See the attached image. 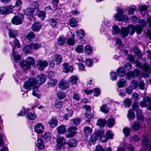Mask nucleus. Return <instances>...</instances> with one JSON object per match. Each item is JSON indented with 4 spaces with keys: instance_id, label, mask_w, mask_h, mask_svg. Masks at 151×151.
<instances>
[{
    "instance_id": "1",
    "label": "nucleus",
    "mask_w": 151,
    "mask_h": 151,
    "mask_svg": "<svg viewBox=\"0 0 151 151\" xmlns=\"http://www.w3.org/2000/svg\"><path fill=\"white\" fill-rule=\"evenodd\" d=\"M139 25H136L134 26L132 25L128 26L126 27H122L120 29V35L122 37H124L127 36L129 33L131 35H133L136 30L138 34H140L142 30V28L146 25L147 23L144 19H139Z\"/></svg>"
},
{
    "instance_id": "2",
    "label": "nucleus",
    "mask_w": 151,
    "mask_h": 151,
    "mask_svg": "<svg viewBox=\"0 0 151 151\" xmlns=\"http://www.w3.org/2000/svg\"><path fill=\"white\" fill-rule=\"evenodd\" d=\"M46 76L43 74L38 75L36 78H30L25 82V87L26 88L29 89L31 86L39 88L41 84L46 81Z\"/></svg>"
},
{
    "instance_id": "3",
    "label": "nucleus",
    "mask_w": 151,
    "mask_h": 151,
    "mask_svg": "<svg viewBox=\"0 0 151 151\" xmlns=\"http://www.w3.org/2000/svg\"><path fill=\"white\" fill-rule=\"evenodd\" d=\"M35 63V60L33 58L31 57H28L23 62H20L19 65H21V68L24 70L30 69L31 65H33Z\"/></svg>"
},
{
    "instance_id": "4",
    "label": "nucleus",
    "mask_w": 151,
    "mask_h": 151,
    "mask_svg": "<svg viewBox=\"0 0 151 151\" xmlns=\"http://www.w3.org/2000/svg\"><path fill=\"white\" fill-rule=\"evenodd\" d=\"M104 133V131L102 130H98L96 131L91 137L89 141V143L91 144L94 145L96 142L98 138L99 137L101 139V137Z\"/></svg>"
},
{
    "instance_id": "5",
    "label": "nucleus",
    "mask_w": 151,
    "mask_h": 151,
    "mask_svg": "<svg viewBox=\"0 0 151 151\" xmlns=\"http://www.w3.org/2000/svg\"><path fill=\"white\" fill-rule=\"evenodd\" d=\"M149 137L148 135L143 136L142 139V143L146 147V149H142L140 151H151V141H150L149 139Z\"/></svg>"
},
{
    "instance_id": "6",
    "label": "nucleus",
    "mask_w": 151,
    "mask_h": 151,
    "mask_svg": "<svg viewBox=\"0 0 151 151\" xmlns=\"http://www.w3.org/2000/svg\"><path fill=\"white\" fill-rule=\"evenodd\" d=\"M57 145L55 149L56 151H60L63 146L66 144V140L63 137L58 136L56 138Z\"/></svg>"
},
{
    "instance_id": "7",
    "label": "nucleus",
    "mask_w": 151,
    "mask_h": 151,
    "mask_svg": "<svg viewBox=\"0 0 151 151\" xmlns=\"http://www.w3.org/2000/svg\"><path fill=\"white\" fill-rule=\"evenodd\" d=\"M14 6L9 5L0 8V14H7L12 12Z\"/></svg>"
},
{
    "instance_id": "8",
    "label": "nucleus",
    "mask_w": 151,
    "mask_h": 151,
    "mask_svg": "<svg viewBox=\"0 0 151 151\" xmlns=\"http://www.w3.org/2000/svg\"><path fill=\"white\" fill-rule=\"evenodd\" d=\"M116 11L117 13L114 16V17L115 19H129L127 15L122 14L124 12L122 9L118 8Z\"/></svg>"
},
{
    "instance_id": "9",
    "label": "nucleus",
    "mask_w": 151,
    "mask_h": 151,
    "mask_svg": "<svg viewBox=\"0 0 151 151\" xmlns=\"http://www.w3.org/2000/svg\"><path fill=\"white\" fill-rule=\"evenodd\" d=\"M142 68L143 71L142 74L144 77H148L149 73L151 74V67L150 68V65L148 63H144Z\"/></svg>"
},
{
    "instance_id": "10",
    "label": "nucleus",
    "mask_w": 151,
    "mask_h": 151,
    "mask_svg": "<svg viewBox=\"0 0 151 151\" xmlns=\"http://www.w3.org/2000/svg\"><path fill=\"white\" fill-rule=\"evenodd\" d=\"M77 128L74 126H71L68 129V134H66L67 138H70L74 136L77 133Z\"/></svg>"
},
{
    "instance_id": "11",
    "label": "nucleus",
    "mask_w": 151,
    "mask_h": 151,
    "mask_svg": "<svg viewBox=\"0 0 151 151\" xmlns=\"http://www.w3.org/2000/svg\"><path fill=\"white\" fill-rule=\"evenodd\" d=\"M104 132L101 137V140L103 142H106L109 139H112L114 135L112 132L109 130L107 131L106 136L104 135Z\"/></svg>"
},
{
    "instance_id": "12",
    "label": "nucleus",
    "mask_w": 151,
    "mask_h": 151,
    "mask_svg": "<svg viewBox=\"0 0 151 151\" xmlns=\"http://www.w3.org/2000/svg\"><path fill=\"white\" fill-rule=\"evenodd\" d=\"M24 14L27 15L28 17L27 18L35 19L34 17V13L35 12V9L32 8H28L24 10Z\"/></svg>"
},
{
    "instance_id": "13",
    "label": "nucleus",
    "mask_w": 151,
    "mask_h": 151,
    "mask_svg": "<svg viewBox=\"0 0 151 151\" xmlns=\"http://www.w3.org/2000/svg\"><path fill=\"white\" fill-rule=\"evenodd\" d=\"M48 65V62L46 60H40L37 63V67L40 70H42L45 68Z\"/></svg>"
},
{
    "instance_id": "14",
    "label": "nucleus",
    "mask_w": 151,
    "mask_h": 151,
    "mask_svg": "<svg viewBox=\"0 0 151 151\" xmlns=\"http://www.w3.org/2000/svg\"><path fill=\"white\" fill-rule=\"evenodd\" d=\"M25 84V82H24V85L23 86L24 88H25L26 90H28V91L30 90L31 89V88H32L33 89V92H32V95L35 96L38 99H40L41 97L39 93V92L38 90V88L37 87H34L32 86H31L30 87L29 89H27L25 88L24 86V85Z\"/></svg>"
},
{
    "instance_id": "15",
    "label": "nucleus",
    "mask_w": 151,
    "mask_h": 151,
    "mask_svg": "<svg viewBox=\"0 0 151 151\" xmlns=\"http://www.w3.org/2000/svg\"><path fill=\"white\" fill-rule=\"evenodd\" d=\"M44 129V126L41 123H39L35 126L34 130L37 133L41 134L43 132Z\"/></svg>"
},
{
    "instance_id": "16",
    "label": "nucleus",
    "mask_w": 151,
    "mask_h": 151,
    "mask_svg": "<svg viewBox=\"0 0 151 151\" xmlns=\"http://www.w3.org/2000/svg\"><path fill=\"white\" fill-rule=\"evenodd\" d=\"M73 71V67L70 66L68 63H65L63 65V71L65 73L72 72Z\"/></svg>"
},
{
    "instance_id": "17",
    "label": "nucleus",
    "mask_w": 151,
    "mask_h": 151,
    "mask_svg": "<svg viewBox=\"0 0 151 151\" xmlns=\"http://www.w3.org/2000/svg\"><path fill=\"white\" fill-rule=\"evenodd\" d=\"M151 99L149 97H146L142 101H140V105L142 107L147 106L148 104L150 101Z\"/></svg>"
},
{
    "instance_id": "18",
    "label": "nucleus",
    "mask_w": 151,
    "mask_h": 151,
    "mask_svg": "<svg viewBox=\"0 0 151 151\" xmlns=\"http://www.w3.org/2000/svg\"><path fill=\"white\" fill-rule=\"evenodd\" d=\"M59 86L61 89L65 90L68 87L69 85L67 81L62 80L59 83Z\"/></svg>"
},
{
    "instance_id": "19",
    "label": "nucleus",
    "mask_w": 151,
    "mask_h": 151,
    "mask_svg": "<svg viewBox=\"0 0 151 151\" xmlns=\"http://www.w3.org/2000/svg\"><path fill=\"white\" fill-rule=\"evenodd\" d=\"M41 27V24L39 22H35L32 25V29L34 31L38 32Z\"/></svg>"
},
{
    "instance_id": "20",
    "label": "nucleus",
    "mask_w": 151,
    "mask_h": 151,
    "mask_svg": "<svg viewBox=\"0 0 151 151\" xmlns=\"http://www.w3.org/2000/svg\"><path fill=\"white\" fill-rule=\"evenodd\" d=\"M58 121L55 118H52L48 122L50 127L51 128H53L56 127L58 124Z\"/></svg>"
},
{
    "instance_id": "21",
    "label": "nucleus",
    "mask_w": 151,
    "mask_h": 151,
    "mask_svg": "<svg viewBox=\"0 0 151 151\" xmlns=\"http://www.w3.org/2000/svg\"><path fill=\"white\" fill-rule=\"evenodd\" d=\"M11 59L14 61V65L16 66L15 64L17 63V61L21 59V57L19 55H18L14 52H13L11 56Z\"/></svg>"
},
{
    "instance_id": "22",
    "label": "nucleus",
    "mask_w": 151,
    "mask_h": 151,
    "mask_svg": "<svg viewBox=\"0 0 151 151\" xmlns=\"http://www.w3.org/2000/svg\"><path fill=\"white\" fill-rule=\"evenodd\" d=\"M37 147L40 149L43 150L44 148L45 145L43 141L41 139H38L36 143Z\"/></svg>"
},
{
    "instance_id": "23",
    "label": "nucleus",
    "mask_w": 151,
    "mask_h": 151,
    "mask_svg": "<svg viewBox=\"0 0 151 151\" xmlns=\"http://www.w3.org/2000/svg\"><path fill=\"white\" fill-rule=\"evenodd\" d=\"M32 48L31 44L29 45H26L23 48V51L26 54L32 53L33 51Z\"/></svg>"
},
{
    "instance_id": "24",
    "label": "nucleus",
    "mask_w": 151,
    "mask_h": 151,
    "mask_svg": "<svg viewBox=\"0 0 151 151\" xmlns=\"http://www.w3.org/2000/svg\"><path fill=\"white\" fill-rule=\"evenodd\" d=\"M126 73V70L124 69L123 67H121L117 70V74L120 77H123L124 76Z\"/></svg>"
},
{
    "instance_id": "25",
    "label": "nucleus",
    "mask_w": 151,
    "mask_h": 151,
    "mask_svg": "<svg viewBox=\"0 0 151 151\" xmlns=\"http://www.w3.org/2000/svg\"><path fill=\"white\" fill-rule=\"evenodd\" d=\"M8 34L9 37L12 38H14L17 35V32L14 29H9Z\"/></svg>"
},
{
    "instance_id": "26",
    "label": "nucleus",
    "mask_w": 151,
    "mask_h": 151,
    "mask_svg": "<svg viewBox=\"0 0 151 151\" xmlns=\"http://www.w3.org/2000/svg\"><path fill=\"white\" fill-rule=\"evenodd\" d=\"M95 151H112V149L110 147L103 149L101 145H99L96 146Z\"/></svg>"
},
{
    "instance_id": "27",
    "label": "nucleus",
    "mask_w": 151,
    "mask_h": 151,
    "mask_svg": "<svg viewBox=\"0 0 151 151\" xmlns=\"http://www.w3.org/2000/svg\"><path fill=\"white\" fill-rule=\"evenodd\" d=\"M77 141L75 140L72 139H70L67 143L69 147H75L77 145Z\"/></svg>"
},
{
    "instance_id": "28",
    "label": "nucleus",
    "mask_w": 151,
    "mask_h": 151,
    "mask_svg": "<svg viewBox=\"0 0 151 151\" xmlns=\"http://www.w3.org/2000/svg\"><path fill=\"white\" fill-rule=\"evenodd\" d=\"M63 103L61 101H56L54 104V106L56 109H59L63 106Z\"/></svg>"
},
{
    "instance_id": "29",
    "label": "nucleus",
    "mask_w": 151,
    "mask_h": 151,
    "mask_svg": "<svg viewBox=\"0 0 151 151\" xmlns=\"http://www.w3.org/2000/svg\"><path fill=\"white\" fill-rule=\"evenodd\" d=\"M132 126L134 130H138L141 127L140 123L138 122H135L132 124Z\"/></svg>"
},
{
    "instance_id": "30",
    "label": "nucleus",
    "mask_w": 151,
    "mask_h": 151,
    "mask_svg": "<svg viewBox=\"0 0 151 151\" xmlns=\"http://www.w3.org/2000/svg\"><path fill=\"white\" fill-rule=\"evenodd\" d=\"M77 36L80 39H82L85 35V32L82 29L76 31Z\"/></svg>"
},
{
    "instance_id": "31",
    "label": "nucleus",
    "mask_w": 151,
    "mask_h": 151,
    "mask_svg": "<svg viewBox=\"0 0 151 151\" xmlns=\"http://www.w3.org/2000/svg\"><path fill=\"white\" fill-rule=\"evenodd\" d=\"M132 51L134 53L138 58H140L142 56V55L141 52L138 48L135 47L132 50Z\"/></svg>"
},
{
    "instance_id": "32",
    "label": "nucleus",
    "mask_w": 151,
    "mask_h": 151,
    "mask_svg": "<svg viewBox=\"0 0 151 151\" xmlns=\"http://www.w3.org/2000/svg\"><path fill=\"white\" fill-rule=\"evenodd\" d=\"M53 56L55 61L57 62L58 64H59L62 61V56L60 55L56 54L53 55Z\"/></svg>"
},
{
    "instance_id": "33",
    "label": "nucleus",
    "mask_w": 151,
    "mask_h": 151,
    "mask_svg": "<svg viewBox=\"0 0 151 151\" xmlns=\"http://www.w3.org/2000/svg\"><path fill=\"white\" fill-rule=\"evenodd\" d=\"M78 80V77L76 76L73 75L69 78V82L72 84L75 85L76 84Z\"/></svg>"
},
{
    "instance_id": "34",
    "label": "nucleus",
    "mask_w": 151,
    "mask_h": 151,
    "mask_svg": "<svg viewBox=\"0 0 151 151\" xmlns=\"http://www.w3.org/2000/svg\"><path fill=\"white\" fill-rule=\"evenodd\" d=\"M132 103V101L131 99L127 98L123 101V104L126 107H129Z\"/></svg>"
},
{
    "instance_id": "35",
    "label": "nucleus",
    "mask_w": 151,
    "mask_h": 151,
    "mask_svg": "<svg viewBox=\"0 0 151 151\" xmlns=\"http://www.w3.org/2000/svg\"><path fill=\"white\" fill-rule=\"evenodd\" d=\"M126 83V81L124 79H119L117 83V86L119 88L124 87Z\"/></svg>"
},
{
    "instance_id": "36",
    "label": "nucleus",
    "mask_w": 151,
    "mask_h": 151,
    "mask_svg": "<svg viewBox=\"0 0 151 151\" xmlns=\"http://www.w3.org/2000/svg\"><path fill=\"white\" fill-rule=\"evenodd\" d=\"M66 130L65 127L63 125H62L59 126L57 128V131L58 133L61 134L64 133L65 132Z\"/></svg>"
},
{
    "instance_id": "37",
    "label": "nucleus",
    "mask_w": 151,
    "mask_h": 151,
    "mask_svg": "<svg viewBox=\"0 0 151 151\" xmlns=\"http://www.w3.org/2000/svg\"><path fill=\"white\" fill-rule=\"evenodd\" d=\"M66 38L62 35H60L58 38V44L60 45H63L65 42Z\"/></svg>"
},
{
    "instance_id": "38",
    "label": "nucleus",
    "mask_w": 151,
    "mask_h": 151,
    "mask_svg": "<svg viewBox=\"0 0 151 151\" xmlns=\"http://www.w3.org/2000/svg\"><path fill=\"white\" fill-rule=\"evenodd\" d=\"M66 110L68 113L63 115V117L65 120H67L68 119V117H70L73 114V112L71 110H70L68 109H66Z\"/></svg>"
},
{
    "instance_id": "39",
    "label": "nucleus",
    "mask_w": 151,
    "mask_h": 151,
    "mask_svg": "<svg viewBox=\"0 0 151 151\" xmlns=\"http://www.w3.org/2000/svg\"><path fill=\"white\" fill-rule=\"evenodd\" d=\"M100 111L102 112L105 113H107L109 110V107H108L106 105L104 104L100 107Z\"/></svg>"
},
{
    "instance_id": "40",
    "label": "nucleus",
    "mask_w": 151,
    "mask_h": 151,
    "mask_svg": "<svg viewBox=\"0 0 151 151\" xmlns=\"http://www.w3.org/2000/svg\"><path fill=\"white\" fill-rule=\"evenodd\" d=\"M127 116L129 120H131L135 117V115L132 110H130L128 111Z\"/></svg>"
},
{
    "instance_id": "41",
    "label": "nucleus",
    "mask_w": 151,
    "mask_h": 151,
    "mask_svg": "<svg viewBox=\"0 0 151 151\" xmlns=\"http://www.w3.org/2000/svg\"><path fill=\"white\" fill-rule=\"evenodd\" d=\"M106 123L104 119H99L97 121V125L101 127H103L105 126Z\"/></svg>"
},
{
    "instance_id": "42",
    "label": "nucleus",
    "mask_w": 151,
    "mask_h": 151,
    "mask_svg": "<svg viewBox=\"0 0 151 151\" xmlns=\"http://www.w3.org/2000/svg\"><path fill=\"white\" fill-rule=\"evenodd\" d=\"M27 118L30 120H33L35 119L36 116L34 113L29 112L27 114Z\"/></svg>"
},
{
    "instance_id": "43",
    "label": "nucleus",
    "mask_w": 151,
    "mask_h": 151,
    "mask_svg": "<svg viewBox=\"0 0 151 151\" xmlns=\"http://www.w3.org/2000/svg\"><path fill=\"white\" fill-rule=\"evenodd\" d=\"M48 81V84L51 86H54L57 83V81L56 79L53 78L49 79Z\"/></svg>"
},
{
    "instance_id": "44",
    "label": "nucleus",
    "mask_w": 151,
    "mask_h": 151,
    "mask_svg": "<svg viewBox=\"0 0 151 151\" xmlns=\"http://www.w3.org/2000/svg\"><path fill=\"white\" fill-rule=\"evenodd\" d=\"M92 50V48L89 45H87L85 48V52L88 55H91Z\"/></svg>"
},
{
    "instance_id": "45",
    "label": "nucleus",
    "mask_w": 151,
    "mask_h": 151,
    "mask_svg": "<svg viewBox=\"0 0 151 151\" xmlns=\"http://www.w3.org/2000/svg\"><path fill=\"white\" fill-rule=\"evenodd\" d=\"M37 15L39 18L44 19L45 17L46 13L43 11H39L37 12Z\"/></svg>"
},
{
    "instance_id": "46",
    "label": "nucleus",
    "mask_w": 151,
    "mask_h": 151,
    "mask_svg": "<svg viewBox=\"0 0 151 151\" xmlns=\"http://www.w3.org/2000/svg\"><path fill=\"white\" fill-rule=\"evenodd\" d=\"M43 137L46 141L49 140L51 137L50 133L48 132H46L44 134Z\"/></svg>"
},
{
    "instance_id": "47",
    "label": "nucleus",
    "mask_w": 151,
    "mask_h": 151,
    "mask_svg": "<svg viewBox=\"0 0 151 151\" xmlns=\"http://www.w3.org/2000/svg\"><path fill=\"white\" fill-rule=\"evenodd\" d=\"M24 22L23 19H12V23L14 24L18 25L21 24Z\"/></svg>"
},
{
    "instance_id": "48",
    "label": "nucleus",
    "mask_w": 151,
    "mask_h": 151,
    "mask_svg": "<svg viewBox=\"0 0 151 151\" xmlns=\"http://www.w3.org/2000/svg\"><path fill=\"white\" fill-rule=\"evenodd\" d=\"M84 116L88 120H86V122H89L90 119H91L93 117V116L91 114V112H86L84 114Z\"/></svg>"
},
{
    "instance_id": "49",
    "label": "nucleus",
    "mask_w": 151,
    "mask_h": 151,
    "mask_svg": "<svg viewBox=\"0 0 151 151\" xmlns=\"http://www.w3.org/2000/svg\"><path fill=\"white\" fill-rule=\"evenodd\" d=\"M69 24L71 27H75L78 25V21L76 19H70Z\"/></svg>"
},
{
    "instance_id": "50",
    "label": "nucleus",
    "mask_w": 151,
    "mask_h": 151,
    "mask_svg": "<svg viewBox=\"0 0 151 151\" xmlns=\"http://www.w3.org/2000/svg\"><path fill=\"white\" fill-rule=\"evenodd\" d=\"M35 37V35L33 32L29 33L27 35V39L30 41L33 40Z\"/></svg>"
},
{
    "instance_id": "51",
    "label": "nucleus",
    "mask_w": 151,
    "mask_h": 151,
    "mask_svg": "<svg viewBox=\"0 0 151 151\" xmlns=\"http://www.w3.org/2000/svg\"><path fill=\"white\" fill-rule=\"evenodd\" d=\"M31 44L32 50L33 49L37 50L41 47V45L40 44L32 43Z\"/></svg>"
},
{
    "instance_id": "52",
    "label": "nucleus",
    "mask_w": 151,
    "mask_h": 151,
    "mask_svg": "<svg viewBox=\"0 0 151 151\" xmlns=\"http://www.w3.org/2000/svg\"><path fill=\"white\" fill-rule=\"evenodd\" d=\"M145 84L143 81L141 80H140L138 82V86L139 88L142 90H144L145 89Z\"/></svg>"
},
{
    "instance_id": "53",
    "label": "nucleus",
    "mask_w": 151,
    "mask_h": 151,
    "mask_svg": "<svg viewBox=\"0 0 151 151\" xmlns=\"http://www.w3.org/2000/svg\"><path fill=\"white\" fill-rule=\"evenodd\" d=\"M29 110V109H26L24 107H23L22 109L17 114L19 116H22L25 114L26 112L28 111Z\"/></svg>"
},
{
    "instance_id": "54",
    "label": "nucleus",
    "mask_w": 151,
    "mask_h": 151,
    "mask_svg": "<svg viewBox=\"0 0 151 151\" xmlns=\"http://www.w3.org/2000/svg\"><path fill=\"white\" fill-rule=\"evenodd\" d=\"M115 122L114 119L112 118H109L107 121V124L109 127H112Z\"/></svg>"
},
{
    "instance_id": "55",
    "label": "nucleus",
    "mask_w": 151,
    "mask_h": 151,
    "mask_svg": "<svg viewBox=\"0 0 151 151\" xmlns=\"http://www.w3.org/2000/svg\"><path fill=\"white\" fill-rule=\"evenodd\" d=\"M134 76L133 72L132 71H129L126 75V79L127 80L131 79L133 78Z\"/></svg>"
},
{
    "instance_id": "56",
    "label": "nucleus",
    "mask_w": 151,
    "mask_h": 151,
    "mask_svg": "<svg viewBox=\"0 0 151 151\" xmlns=\"http://www.w3.org/2000/svg\"><path fill=\"white\" fill-rule=\"evenodd\" d=\"M57 95L58 98L61 100L64 98L65 96V94L62 91H59L57 93Z\"/></svg>"
},
{
    "instance_id": "57",
    "label": "nucleus",
    "mask_w": 151,
    "mask_h": 151,
    "mask_svg": "<svg viewBox=\"0 0 151 151\" xmlns=\"http://www.w3.org/2000/svg\"><path fill=\"white\" fill-rule=\"evenodd\" d=\"M120 29L117 26H114L113 27L112 32L113 34H118L120 33Z\"/></svg>"
},
{
    "instance_id": "58",
    "label": "nucleus",
    "mask_w": 151,
    "mask_h": 151,
    "mask_svg": "<svg viewBox=\"0 0 151 151\" xmlns=\"http://www.w3.org/2000/svg\"><path fill=\"white\" fill-rule=\"evenodd\" d=\"M86 64L88 67L91 66L93 63V61L92 59L88 58L85 61Z\"/></svg>"
},
{
    "instance_id": "59",
    "label": "nucleus",
    "mask_w": 151,
    "mask_h": 151,
    "mask_svg": "<svg viewBox=\"0 0 151 151\" xmlns=\"http://www.w3.org/2000/svg\"><path fill=\"white\" fill-rule=\"evenodd\" d=\"M84 50V47L83 46L80 45L76 47L75 48V50L78 53L82 52Z\"/></svg>"
},
{
    "instance_id": "60",
    "label": "nucleus",
    "mask_w": 151,
    "mask_h": 151,
    "mask_svg": "<svg viewBox=\"0 0 151 151\" xmlns=\"http://www.w3.org/2000/svg\"><path fill=\"white\" fill-rule=\"evenodd\" d=\"M133 89H135L138 87V82L136 80H134L132 81L131 86Z\"/></svg>"
},
{
    "instance_id": "61",
    "label": "nucleus",
    "mask_w": 151,
    "mask_h": 151,
    "mask_svg": "<svg viewBox=\"0 0 151 151\" xmlns=\"http://www.w3.org/2000/svg\"><path fill=\"white\" fill-rule=\"evenodd\" d=\"M81 119L79 118H76L71 120L70 122L72 124L73 123L76 125H78L80 123Z\"/></svg>"
},
{
    "instance_id": "62",
    "label": "nucleus",
    "mask_w": 151,
    "mask_h": 151,
    "mask_svg": "<svg viewBox=\"0 0 151 151\" xmlns=\"http://www.w3.org/2000/svg\"><path fill=\"white\" fill-rule=\"evenodd\" d=\"M137 116L138 119L140 120H142L143 119V116L141 113V111L139 110L137 111Z\"/></svg>"
},
{
    "instance_id": "63",
    "label": "nucleus",
    "mask_w": 151,
    "mask_h": 151,
    "mask_svg": "<svg viewBox=\"0 0 151 151\" xmlns=\"http://www.w3.org/2000/svg\"><path fill=\"white\" fill-rule=\"evenodd\" d=\"M84 131L86 135H88L92 132V129L88 127H86L84 128Z\"/></svg>"
},
{
    "instance_id": "64",
    "label": "nucleus",
    "mask_w": 151,
    "mask_h": 151,
    "mask_svg": "<svg viewBox=\"0 0 151 151\" xmlns=\"http://www.w3.org/2000/svg\"><path fill=\"white\" fill-rule=\"evenodd\" d=\"M136 7L135 6H133L129 7L128 10V12L129 14H133L135 10Z\"/></svg>"
}]
</instances>
